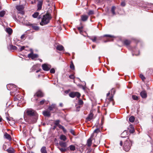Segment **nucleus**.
<instances>
[{"label":"nucleus","mask_w":153,"mask_h":153,"mask_svg":"<svg viewBox=\"0 0 153 153\" xmlns=\"http://www.w3.org/2000/svg\"><path fill=\"white\" fill-rule=\"evenodd\" d=\"M51 18V15L46 14L43 16L42 21L40 24L41 25L44 26L48 24Z\"/></svg>","instance_id":"1"},{"label":"nucleus","mask_w":153,"mask_h":153,"mask_svg":"<svg viewBox=\"0 0 153 153\" xmlns=\"http://www.w3.org/2000/svg\"><path fill=\"white\" fill-rule=\"evenodd\" d=\"M131 145V141L128 138L124 143L123 146L124 149L126 152L130 150Z\"/></svg>","instance_id":"2"},{"label":"nucleus","mask_w":153,"mask_h":153,"mask_svg":"<svg viewBox=\"0 0 153 153\" xmlns=\"http://www.w3.org/2000/svg\"><path fill=\"white\" fill-rule=\"evenodd\" d=\"M27 115L30 116H33L34 120H33V123L36 122L37 116L36 113L33 110L31 109H29L27 110Z\"/></svg>","instance_id":"3"},{"label":"nucleus","mask_w":153,"mask_h":153,"mask_svg":"<svg viewBox=\"0 0 153 153\" xmlns=\"http://www.w3.org/2000/svg\"><path fill=\"white\" fill-rule=\"evenodd\" d=\"M69 95L71 98H74L76 97L78 98L81 95L80 94L77 92H71L69 93Z\"/></svg>","instance_id":"4"},{"label":"nucleus","mask_w":153,"mask_h":153,"mask_svg":"<svg viewBox=\"0 0 153 153\" xmlns=\"http://www.w3.org/2000/svg\"><path fill=\"white\" fill-rule=\"evenodd\" d=\"M43 70L45 71H48L51 68V65L47 63L42 64V66Z\"/></svg>","instance_id":"5"},{"label":"nucleus","mask_w":153,"mask_h":153,"mask_svg":"<svg viewBox=\"0 0 153 153\" xmlns=\"http://www.w3.org/2000/svg\"><path fill=\"white\" fill-rule=\"evenodd\" d=\"M28 57L32 59H33L35 58H36L38 57V55L37 54H34L33 53L32 50H31V53L28 55Z\"/></svg>","instance_id":"6"},{"label":"nucleus","mask_w":153,"mask_h":153,"mask_svg":"<svg viewBox=\"0 0 153 153\" xmlns=\"http://www.w3.org/2000/svg\"><path fill=\"white\" fill-rule=\"evenodd\" d=\"M89 38L94 42L99 43L97 41L100 40L101 39V37H97L96 36H94L90 37Z\"/></svg>","instance_id":"7"},{"label":"nucleus","mask_w":153,"mask_h":153,"mask_svg":"<svg viewBox=\"0 0 153 153\" xmlns=\"http://www.w3.org/2000/svg\"><path fill=\"white\" fill-rule=\"evenodd\" d=\"M94 136V134H92L88 140L87 141V144L88 146H91L92 144V138Z\"/></svg>","instance_id":"8"},{"label":"nucleus","mask_w":153,"mask_h":153,"mask_svg":"<svg viewBox=\"0 0 153 153\" xmlns=\"http://www.w3.org/2000/svg\"><path fill=\"white\" fill-rule=\"evenodd\" d=\"M128 134V132L127 131L125 130L121 134V137L123 138L126 137H127Z\"/></svg>","instance_id":"9"},{"label":"nucleus","mask_w":153,"mask_h":153,"mask_svg":"<svg viewBox=\"0 0 153 153\" xmlns=\"http://www.w3.org/2000/svg\"><path fill=\"white\" fill-rule=\"evenodd\" d=\"M94 114L91 112L88 116L86 118V120L87 121H90L92 120L93 118Z\"/></svg>","instance_id":"10"},{"label":"nucleus","mask_w":153,"mask_h":153,"mask_svg":"<svg viewBox=\"0 0 153 153\" xmlns=\"http://www.w3.org/2000/svg\"><path fill=\"white\" fill-rule=\"evenodd\" d=\"M34 96H36L38 97H43V94L41 91H39L36 92V93L34 95Z\"/></svg>","instance_id":"11"},{"label":"nucleus","mask_w":153,"mask_h":153,"mask_svg":"<svg viewBox=\"0 0 153 153\" xmlns=\"http://www.w3.org/2000/svg\"><path fill=\"white\" fill-rule=\"evenodd\" d=\"M104 37H108L109 38V39H108V40L107 41H105V42H106L107 41H113V39H112V38L114 37V36L112 35H104L103 36Z\"/></svg>","instance_id":"12"},{"label":"nucleus","mask_w":153,"mask_h":153,"mask_svg":"<svg viewBox=\"0 0 153 153\" xmlns=\"http://www.w3.org/2000/svg\"><path fill=\"white\" fill-rule=\"evenodd\" d=\"M42 4V1H39L37 4V10H40L41 8Z\"/></svg>","instance_id":"13"},{"label":"nucleus","mask_w":153,"mask_h":153,"mask_svg":"<svg viewBox=\"0 0 153 153\" xmlns=\"http://www.w3.org/2000/svg\"><path fill=\"white\" fill-rule=\"evenodd\" d=\"M88 18V16L85 15H83L81 16V19L83 21H86L87 20Z\"/></svg>","instance_id":"14"},{"label":"nucleus","mask_w":153,"mask_h":153,"mask_svg":"<svg viewBox=\"0 0 153 153\" xmlns=\"http://www.w3.org/2000/svg\"><path fill=\"white\" fill-rule=\"evenodd\" d=\"M29 25L31 26L35 30H38L39 29V27L38 26L35 25L33 24H29Z\"/></svg>","instance_id":"15"},{"label":"nucleus","mask_w":153,"mask_h":153,"mask_svg":"<svg viewBox=\"0 0 153 153\" xmlns=\"http://www.w3.org/2000/svg\"><path fill=\"white\" fill-rule=\"evenodd\" d=\"M39 15V13L38 12H35L32 15V16L34 18H37V17H38V19H40L41 18V15H39Z\"/></svg>","instance_id":"16"},{"label":"nucleus","mask_w":153,"mask_h":153,"mask_svg":"<svg viewBox=\"0 0 153 153\" xmlns=\"http://www.w3.org/2000/svg\"><path fill=\"white\" fill-rule=\"evenodd\" d=\"M43 114L44 116L49 117L50 116L51 114L50 111H45L43 112Z\"/></svg>","instance_id":"17"},{"label":"nucleus","mask_w":153,"mask_h":153,"mask_svg":"<svg viewBox=\"0 0 153 153\" xmlns=\"http://www.w3.org/2000/svg\"><path fill=\"white\" fill-rule=\"evenodd\" d=\"M140 94L143 98H146L147 97V94L145 91H143L141 92Z\"/></svg>","instance_id":"18"},{"label":"nucleus","mask_w":153,"mask_h":153,"mask_svg":"<svg viewBox=\"0 0 153 153\" xmlns=\"http://www.w3.org/2000/svg\"><path fill=\"white\" fill-rule=\"evenodd\" d=\"M5 31L9 35L12 34L13 32V30L11 28L9 27L6 29Z\"/></svg>","instance_id":"19"},{"label":"nucleus","mask_w":153,"mask_h":153,"mask_svg":"<svg viewBox=\"0 0 153 153\" xmlns=\"http://www.w3.org/2000/svg\"><path fill=\"white\" fill-rule=\"evenodd\" d=\"M59 144L63 148L66 147L67 145L66 143L62 141H61L59 142Z\"/></svg>","instance_id":"20"},{"label":"nucleus","mask_w":153,"mask_h":153,"mask_svg":"<svg viewBox=\"0 0 153 153\" xmlns=\"http://www.w3.org/2000/svg\"><path fill=\"white\" fill-rule=\"evenodd\" d=\"M56 108L55 105L52 104L51 105L49 106L48 109L50 111H52L54 109H56Z\"/></svg>","instance_id":"21"},{"label":"nucleus","mask_w":153,"mask_h":153,"mask_svg":"<svg viewBox=\"0 0 153 153\" xmlns=\"http://www.w3.org/2000/svg\"><path fill=\"white\" fill-rule=\"evenodd\" d=\"M56 49L59 51H61L62 50L64 49L63 47L61 45H59L57 46Z\"/></svg>","instance_id":"22"},{"label":"nucleus","mask_w":153,"mask_h":153,"mask_svg":"<svg viewBox=\"0 0 153 153\" xmlns=\"http://www.w3.org/2000/svg\"><path fill=\"white\" fill-rule=\"evenodd\" d=\"M16 8L18 10L21 11L23 10L24 7L22 5H19L16 7Z\"/></svg>","instance_id":"23"},{"label":"nucleus","mask_w":153,"mask_h":153,"mask_svg":"<svg viewBox=\"0 0 153 153\" xmlns=\"http://www.w3.org/2000/svg\"><path fill=\"white\" fill-rule=\"evenodd\" d=\"M4 136L5 137V138L8 139V140H11V137L10 135V134H7V133H5L4 135Z\"/></svg>","instance_id":"24"},{"label":"nucleus","mask_w":153,"mask_h":153,"mask_svg":"<svg viewBox=\"0 0 153 153\" xmlns=\"http://www.w3.org/2000/svg\"><path fill=\"white\" fill-rule=\"evenodd\" d=\"M41 153H47L46 150V147L45 146L42 147L41 149Z\"/></svg>","instance_id":"25"},{"label":"nucleus","mask_w":153,"mask_h":153,"mask_svg":"<svg viewBox=\"0 0 153 153\" xmlns=\"http://www.w3.org/2000/svg\"><path fill=\"white\" fill-rule=\"evenodd\" d=\"M9 153H14V151L13 149L10 148L6 150Z\"/></svg>","instance_id":"26"},{"label":"nucleus","mask_w":153,"mask_h":153,"mask_svg":"<svg viewBox=\"0 0 153 153\" xmlns=\"http://www.w3.org/2000/svg\"><path fill=\"white\" fill-rule=\"evenodd\" d=\"M66 136L63 135H62L60 136V139L61 140L65 141L66 140Z\"/></svg>","instance_id":"27"},{"label":"nucleus","mask_w":153,"mask_h":153,"mask_svg":"<svg viewBox=\"0 0 153 153\" xmlns=\"http://www.w3.org/2000/svg\"><path fill=\"white\" fill-rule=\"evenodd\" d=\"M6 13V12L5 10H2L0 12V16L1 17H3Z\"/></svg>","instance_id":"28"},{"label":"nucleus","mask_w":153,"mask_h":153,"mask_svg":"<svg viewBox=\"0 0 153 153\" xmlns=\"http://www.w3.org/2000/svg\"><path fill=\"white\" fill-rule=\"evenodd\" d=\"M134 116H131L129 118V121L131 123H133L134 122Z\"/></svg>","instance_id":"29"},{"label":"nucleus","mask_w":153,"mask_h":153,"mask_svg":"<svg viewBox=\"0 0 153 153\" xmlns=\"http://www.w3.org/2000/svg\"><path fill=\"white\" fill-rule=\"evenodd\" d=\"M69 148L70 150L71 151H74L75 149V146L73 145H70Z\"/></svg>","instance_id":"30"},{"label":"nucleus","mask_w":153,"mask_h":153,"mask_svg":"<svg viewBox=\"0 0 153 153\" xmlns=\"http://www.w3.org/2000/svg\"><path fill=\"white\" fill-rule=\"evenodd\" d=\"M115 6H113L112 7L111 11V12H112V14L113 15L115 14Z\"/></svg>","instance_id":"31"},{"label":"nucleus","mask_w":153,"mask_h":153,"mask_svg":"<svg viewBox=\"0 0 153 153\" xmlns=\"http://www.w3.org/2000/svg\"><path fill=\"white\" fill-rule=\"evenodd\" d=\"M130 41L127 40H126L124 41V44L126 45H128L130 44Z\"/></svg>","instance_id":"32"},{"label":"nucleus","mask_w":153,"mask_h":153,"mask_svg":"<svg viewBox=\"0 0 153 153\" xmlns=\"http://www.w3.org/2000/svg\"><path fill=\"white\" fill-rule=\"evenodd\" d=\"M100 132V129L99 128H97L94 131V132L93 134H94V135L95 133L97 134Z\"/></svg>","instance_id":"33"},{"label":"nucleus","mask_w":153,"mask_h":153,"mask_svg":"<svg viewBox=\"0 0 153 153\" xmlns=\"http://www.w3.org/2000/svg\"><path fill=\"white\" fill-rule=\"evenodd\" d=\"M58 148L62 152H64L66 151L67 150V149L65 148H60L59 147H58Z\"/></svg>","instance_id":"34"},{"label":"nucleus","mask_w":153,"mask_h":153,"mask_svg":"<svg viewBox=\"0 0 153 153\" xmlns=\"http://www.w3.org/2000/svg\"><path fill=\"white\" fill-rule=\"evenodd\" d=\"M94 11L92 10H89L88 13V15L90 16L91 15H92L94 14Z\"/></svg>","instance_id":"35"},{"label":"nucleus","mask_w":153,"mask_h":153,"mask_svg":"<svg viewBox=\"0 0 153 153\" xmlns=\"http://www.w3.org/2000/svg\"><path fill=\"white\" fill-rule=\"evenodd\" d=\"M10 48L11 50H15L17 48V47L16 46L13 45H10Z\"/></svg>","instance_id":"36"},{"label":"nucleus","mask_w":153,"mask_h":153,"mask_svg":"<svg viewBox=\"0 0 153 153\" xmlns=\"http://www.w3.org/2000/svg\"><path fill=\"white\" fill-rule=\"evenodd\" d=\"M130 133H133L134 132V128L132 127H131V129L129 130Z\"/></svg>","instance_id":"37"},{"label":"nucleus","mask_w":153,"mask_h":153,"mask_svg":"<svg viewBox=\"0 0 153 153\" xmlns=\"http://www.w3.org/2000/svg\"><path fill=\"white\" fill-rule=\"evenodd\" d=\"M59 120H57L55 121L54 124L56 126H59V125H60V124H59Z\"/></svg>","instance_id":"38"},{"label":"nucleus","mask_w":153,"mask_h":153,"mask_svg":"<svg viewBox=\"0 0 153 153\" xmlns=\"http://www.w3.org/2000/svg\"><path fill=\"white\" fill-rule=\"evenodd\" d=\"M70 67L72 70H74V66L73 63L72 62L70 65Z\"/></svg>","instance_id":"39"},{"label":"nucleus","mask_w":153,"mask_h":153,"mask_svg":"<svg viewBox=\"0 0 153 153\" xmlns=\"http://www.w3.org/2000/svg\"><path fill=\"white\" fill-rule=\"evenodd\" d=\"M70 132L71 134H72L74 135L75 136L76 134H75L74 131V130L71 129L70 130Z\"/></svg>","instance_id":"40"},{"label":"nucleus","mask_w":153,"mask_h":153,"mask_svg":"<svg viewBox=\"0 0 153 153\" xmlns=\"http://www.w3.org/2000/svg\"><path fill=\"white\" fill-rule=\"evenodd\" d=\"M140 77L143 80L145 79V77L142 74H140L139 75Z\"/></svg>","instance_id":"41"},{"label":"nucleus","mask_w":153,"mask_h":153,"mask_svg":"<svg viewBox=\"0 0 153 153\" xmlns=\"http://www.w3.org/2000/svg\"><path fill=\"white\" fill-rule=\"evenodd\" d=\"M7 144L6 143L4 144L3 146V149H4V150H7V149H7Z\"/></svg>","instance_id":"42"},{"label":"nucleus","mask_w":153,"mask_h":153,"mask_svg":"<svg viewBox=\"0 0 153 153\" xmlns=\"http://www.w3.org/2000/svg\"><path fill=\"white\" fill-rule=\"evenodd\" d=\"M132 98L134 100H137L138 99L137 97L135 95H133L132 96Z\"/></svg>","instance_id":"43"},{"label":"nucleus","mask_w":153,"mask_h":153,"mask_svg":"<svg viewBox=\"0 0 153 153\" xmlns=\"http://www.w3.org/2000/svg\"><path fill=\"white\" fill-rule=\"evenodd\" d=\"M38 67V66L37 65H34L33 67L32 68H33V69L34 70V71H35Z\"/></svg>","instance_id":"44"},{"label":"nucleus","mask_w":153,"mask_h":153,"mask_svg":"<svg viewBox=\"0 0 153 153\" xmlns=\"http://www.w3.org/2000/svg\"><path fill=\"white\" fill-rule=\"evenodd\" d=\"M50 72L51 73L54 74L55 72V69L54 68H52L51 69L50 71Z\"/></svg>","instance_id":"45"},{"label":"nucleus","mask_w":153,"mask_h":153,"mask_svg":"<svg viewBox=\"0 0 153 153\" xmlns=\"http://www.w3.org/2000/svg\"><path fill=\"white\" fill-rule=\"evenodd\" d=\"M82 28H83V27L82 26H81V27H78V29L79 30V31H80V33H81L82 30Z\"/></svg>","instance_id":"46"},{"label":"nucleus","mask_w":153,"mask_h":153,"mask_svg":"<svg viewBox=\"0 0 153 153\" xmlns=\"http://www.w3.org/2000/svg\"><path fill=\"white\" fill-rule=\"evenodd\" d=\"M78 103L79 105H82L83 103V102L82 100H79V102H78Z\"/></svg>","instance_id":"47"},{"label":"nucleus","mask_w":153,"mask_h":153,"mask_svg":"<svg viewBox=\"0 0 153 153\" xmlns=\"http://www.w3.org/2000/svg\"><path fill=\"white\" fill-rule=\"evenodd\" d=\"M69 77L71 79H74V76L73 75L71 74L69 76Z\"/></svg>","instance_id":"48"},{"label":"nucleus","mask_w":153,"mask_h":153,"mask_svg":"<svg viewBox=\"0 0 153 153\" xmlns=\"http://www.w3.org/2000/svg\"><path fill=\"white\" fill-rule=\"evenodd\" d=\"M25 48V47L24 46H22L20 48V51H21L22 50H24Z\"/></svg>","instance_id":"49"},{"label":"nucleus","mask_w":153,"mask_h":153,"mask_svg":"<svg viewBox=\"0 0 153 153\" xmlns=\"http://www.w3.org/2000/svg\"><path fill=\"white\" fill-rule=\"evenodd\" d=\"M125 3L123 1L121 3V5L122 6L124 7L125 5Z\"/></svg>","instance_id":"50"},{"label":"nucleus","mask_w":153,"mask_h":153,"mask_svg":"<svg viewBox=\"0 0 153 153\" xmlns=\"http://www.w3.org/2000/svg\"><path fill=\"white\" fill-rule=\"evenodd\" d=\"M45 100H42V101H40V104L41 105H42L45 102Z\"/></svg>","instance_id":"51"},{"label":"nucleus","mask_w":153,"mask_h":153,"mask_svg":"<svg viewBox=\"0 0 153 153\" xmlns=\"http://www.w3.org/2000/svg\"><path fill=\"white\" fill-rule=\"evenodd\" d=\"M84 82L85 83V82ZM81 87L84 90H85V86H82V85H81Z\"/></svg>","instance_id":"52"},{"label":"nucleus","mask_w":153,"mask_h":153,"mask_svg":"<svg viewBox=\"0 0 153 153\" xmlns=\"http://www.w3.org/2000/svg\"><path fill=\"white\" fill-rule=\"evenodd\" d=\"M58 127L62 129H63V128L64 127L63 126H62L60 124L59 125V126Z\"/></svg>","instance_id":"53"},{"label":"nucleus","mask_w":153,"mask_h":153,"mask_svg":"<svg viewBox=\"0 0 153 153\" xmlns=\"http://www.w3.org/2000/svg\"><path fill=\"white\" fill-rule=\"evenodd\" d=\"M70 91V90H66V91H65V93L66 94H68L69 92Z\"/></svg>","instance_id":"54"},{"label":"nucleus","mask_w":153,"mask_h":153,"mask_svg":"<svg viewBox=\"0 0 153 153\" xmlns=\"http://www.w3.org/2000/svg\"><path fill=\"white\" fill-rule=\"evenodd\" d=\"M6 119L8 121L10 120V119L8 117H6Z\"/></svg>","instance_id":"55"},{"label":"nucleus","mask_w":153,"mask_h":153,"mask_svg":"<svg viewBox=\"0 0 153 153\" xmlns=\"http://www.w3.org/2000/svg\"><path fill=\"white\" fill-rule=\"evenodd\" d=\"M62 130H63V131L64 132H66V129L64 127L63 129H62Z\"/></svg>","instance_id":"56"},{"label":"nucleus","mask_w":153,"mask_h":153,"mask_svg":"<svg viewBox=\"0 0 153 153\" xmlns=\"http://www.w3.org/2000/svg\"><path fill=\"white\" fill-rule=\"evenodd\" d=\"M13 17L14 19H16V17L15 15H13Z\"/></svg>","instance_id":"57"},{"label":"nucleus","mask_w":153,"mask_h":153,"mask_svg":"<svg viewBox=\"0 0 153 153\" xmlns=\"http://www.w3.org/2000/svg\"><path fill=\"white\" fill-rule=\"evenodd\" d=\"M109 100L111 101H113V97H111L109 99Z\"/></svg>","instance_id":"58"},{"label":"nucleus","mask_w":153,"mask_h":153,"mask_svg":"<svg viewBox=\"0 0 153 153\" xmlns=\"http://www.w3.org/2000/svg\"><path fill=\"white\" fill-rule=\"evenodd\" d=\"M95 142L97 144H98L100 143V141L99 140L97 141H95Z\"/></svg>","instance_id":"59"},{"label":"nucleus","mask_w":153,"mask_h":153,"mask_svg":"<svg viewBox=\"0 0 153 153\" xmlns=\"http://www.w3.org/2000/svg\"><path fill=\"white\" fill-rule=\"evenodd\" d=\"M24 37L25 35H23L21 36V38L22 39H23L24 38Z\"/></svg>","instance_id":"60"},{"label":"nucleus","mask_w":153,"mask_h":153,"mask_svg":"<svg viewBox=\"0 0 153 153\" xmlns=\"http://www.w3.org/2000/svg\"><path fill=\"white\" fill-rule=\"evenodd\" d=\"M122 144H123L122 141H120V146H122Z\"/></svg>","instance_id":"61"},{"label":"nucleus","mask_w":153,"mask_h":153,"mask_svg":"<svg viewBox=\"0 0 153 153\" xmlns=\"http://www.w3.org/2000/svg\"><path fill=\"white\" fill-rule=\"evenodd\" d=\"M59 105L61 107H62L63 106V104L62 103H60L59 104Z\"/></svg>","instance_id":"62"},{"label":"nucleus","mask_w":153,"mask_h":153,"mask_svg":"<svg viewBox=\"0 0 153 153\" xmlns=\"http://www.w3.org/2000/svg\"><path fill=\"white\" fill-rule=\"evenodd\" d=\"M92 47L93 48H94L95 47V45H92Z\"/></svg>","instance_id":"63"},{"label":"nucleus","mask_w":153,"mask_h":153,"mask_svg":"<svg viewBox=\"0 0 153 153\" xmlns=\"http://www.w3.org/2000/svg\"><path fill=\"white\" fill-rule=\"evenodd\" d=\"M39 61H40V62H42V59H39Z\"/></svg>","instance_id":"64"}]
</instances>
